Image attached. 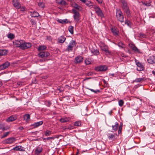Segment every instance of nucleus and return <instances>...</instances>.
I'll list each match as a JSON object with an SVG mask.
<instances>
[{
  "mask_svg": "<svg viewBox=\"0 0 155 155\" xmlns=\"http://www.w3.org/2000/svg\"><path fill=\"white\" fill-rule=\"evenodd\" d=\"M57 3L62 6H65L67 5V2L64 0H56Z\"/></svg>",
  "mask_w": 155,
  "mask_h": 155,
  "instance_id": "nucleus-17",
  "label": "nucleus"
},
{
  "mask_svg": "<svg viewBox=\"0 0 155 155\" xmlns=\"http://www.w3.org/2000/svg\"><path fill=\"white\" fill-rule=\"evenodd\" d=\"M45 59H40V61L41 62H43L45 61Z\"/></svg>",
  "mask_w": 155,
  "mask_h": 155,
  "instance_id": "nucleus-61",
  "label": "nucleus"
},
{
  "mask_svg": "<svg viewBox=\"0 0 155 155\" xmlns=\"http://www.w3.org/2000/svg\"><path fill=\"white\" fill-rule=\"evenodd\" d=\"M21 8V11L24 12L25 10V7H22L20 8Z\"/></svg>",
  "mask_w": 155,
  "mask_h": 155,
  "instance_id": "nucleus-56",
  "label": "nucleus"
},
{
  "mask_svg": "<svg viewBox=\"0 0 155 155\" xmlns=\"http://www.w3.org/2000/svg\"><path fill=\"white\" fill-rule=\"evenodd\" d=\"M51 134V131L49 130H47L46 131L45 135L46 136H50Z\"/></svg>",
  "mask_w": 155,
  "mask_h": 155,
  "instance_id": "nucleus-40",
  "label": "nucleus"
},
{
  "mask_svg": "<svg viewBox=\"0 0 155 155\" xmlns=\"http://www.w3.org/2000/svg\"><path fill=\"white\" fill-rule=\"evenodd\" d=\"M23 41L21 40H16L13 42V44L14 46L20 48Z\"/></svg>",
  "mask_w": 155,
  "mask_h": 155,
  "instance_id": "nucleus-10",
  "label": "nucleus"
},
{
  "mask_svg": "<svg viewBox=\"0 0 155 155\" xmlns=\"http://www.w3.org/2000/svg\"><path fill=\"white\" fill-rule=\"evenodd\" d=\"M51 104V103L50 101H48L47 102L46 104L48 107H49L50 106Z\"/></svg>",
  "mask_w": 155,
  "mask_h": 155,
  "instance_id": "nucleus-55",
  "label": "nucleus"
},
{
  "mask_svg": "<svg viewBox=\"0 0 155 155\" xmlns=\"http://www.w3.org/2000/svg\"><path fill=\"white\" fill-rule=\"evenodd\" d=\"M122 128V127H121V126H119V130H118V134H119L121 133Z\"/></svg>",
  "mask_w": 155,
  "mask_h": 155,
  "instance_id": "nucleus-49",
  "label": "nucleus"
},
{
  "mask_svg": "<svg viewBox=\"0 0 155 155\" xmlns=\"http://www.w3.org/2000/svg\"><path fill=\"white\" fill-rule=\"evenodd\" d=\"M125 24L127 25L128 26L130 27L131 25V23L130 21L126 20L125 21Z\"/></svg>",
  "mask_w": 155,
  "mask_h": 155,
  "instance_id": "nucleus-42",
  "label": "nucleus"
},
{
  "mask_svg": "<svg viewBox=\"0 0 155 155\" xmlns=\"http://www.w3.org/2000/svg\"><path fill=\"white\" fill-rule=\"evenodd\" d=\"M99 3L101 4L102 2V0H96Z\"/></svg>",
  "mask_w": 155,
  "mask_h": 155,
  "instance_id": "nucleus-57",
  "label": "nucleus"
},
{
  "mask_svg": "<svg viewBox=\"0 0 155 155\" xmlns=\"http://www.w3.org/2000/svg\"><path fill=\"white\" fill-rule=\"evenodd\" d=\"M136 64L137 66V70L138 71H143L144 69V65L141 62L139 61H137V60H135Z\"/></svg>",
  "mask_w": 155,
  "mask_h": 155,
  "instance_id": "nucleus-7",
  "label": "nucleus"
},
{
  "mask_svg": "<svg viewBox=\"0 0 155 155\" xmlns=\"http://www.w3.org/2000/svg\"><path fill=\"white\" fill-rule=\"evenodd\" d=\"M9 128V127H5L3 124L0 123V129H2L3 130H7Z\"/></svg>",
  "mask_w": 155,
  "mask_h": 155,
  "instance_id": "nucleus-26",
  "label": "nucleus"
},
{
  "mask_svg": "<svg viewBox=\"0 0 155 155\" xmlns=\"http://www.w3.org/2000/svg\"><path fill=\"white\" fill-rule=\"evenodd\" d=\"M54 139V137H48L46 138H44L43 139L44 140H49L51 139Z\"/></svg>",
  "mask_w": 155,
  "mask_h": 155,
  "instance_id": "nucleus-50",
  "label": "nucleus"
},
{
  "mask_svg": "<svg viewBox=\"0 0 155 155\" xmlns=\"http://www.w3.org/2000/svg\"><path fill=\"white\" fill-rule=\"evenodd\" d=\"M85 3L89 7L91 8H93V7L94 8L93 6V4L92 3H91L90 2H85Z\"/></svg>",
  "mask_w": 155,
  "mask_h": 155,
  "instance_id": "nucleus-35",
  "label": "nucleus"
},
{
  "mask_svg": "<svg viewBox=\"0 0 155 155\" xmlns=\"http://www.w3.org/2000/svg\"><path fill=\"white\" fill-rule=\"evenodd\" d=\"M57 90H58L60 92H62L63 91V90H61V89L60 87L59 88H57Z\"/></svg>",
  "mask_w": 155,
  "mask_h": 155,
  "instance_id": "nucleus-60",
  "label": "nucleus"
},
{
  "mask_svg": "<svg viewBox=\"0 0 155 155\" xmlns=\"http://www.w3.org/2000/svg\"><path fill=\"white\" fill-rule=\"evenodd\" d=\"M9 133L10 132H7L5 133L2 137L1 138H2L6 137L8 135Z\"/></svg>",
  "mask_w": 155,
  "mask_h": 155,
  "instance_id": "nucleus-43",
  "label": "nucleus"
},
{
  "mask_svg": "<svg viewBox=\"0 0 155 155\" xmlns=\"http://www.w3.org/2000/svg\"><path fill=\"white\" fill-rule=\"evenodd\" d=\"M12 4L14 7L17 9H19L21 7V5L18 0H12Z\"/></svg>",
  "mask_w": 155,
  "mask_h": 155,
  "instance_id": "nucleus-8",
  "label": "nucleus"
},
{
  "mask_svg": "<svg viewBox=\"0 0 155 155\" xmlns=\"http://www.w3.org/2000/svg\"><path fill=\"white\" fill-rule=\"evenodd\" d=\"M81 124V122L79 121H76L75 122L74 125L75 126H79Z\"/></svg>",
  "mask_w": 155,
  "mask_h": 155,
  "instance_id": "nucleus-45",
  "label": "nucleus"
},
{
  "mask_svg": "<svg viewBox=\"0 0 155 155\" xmlns=\"http://www.w3.org/2000/svg\"><path fill=\"white\" fill-rule=\"evenodd\" d=\"M16 140L15 138L11 137L5 139L3 142L5 144H11L13 143Z\"/></svg>",
  "mask_w": 155,
  "mask_h": 155,
  "instance_id": "nucleus-6",
  "label": "nucleus"
},
{
  "mask_svg": "<svg viewBox=\"0 0 155 155\" xmlns=\"http://www.w3.org/2000/svg\"><path fill=\"white\" fill-rule=\"evenodd\" d=\"M95 69L97 71H106L107 69V67L105 66H100L97 67Z\"/></svg>",
  "mask_w": 155,
  "mask_h": 155,
  "instance_id": "nucleus-13",
  "label": "nucleus"
},
{
  "mask_svg": "<svg viewBox=\"0 0 155 155\" xmlns=\"http://www.w3.org/2000/svg\"><path fill=\"white\" fill-rule=\"evenodd\" d=\"M65 40L66 38L64 36H61L58 39V42L59 43H63Z\"/></svg>",
  "mask_w": 155,
  "mask_h": 155,
  "instance_id": "nucleus-21",
  "label": "nucleus"
},
{
  "mask_svg": "<svg viewBox=\"0 0 155 155\" xmlns=\"http://www.w3.org/2000/svg\"><path fill=\"white\" fill-rule=\"evenodd\" d=\"M126 9L127 10V11H126L127 13V14L129 13V10L128 9V8H127V9Z\"/></svg>",
  "mask_w": 155,
  "mask_h": 155,
  "instance_id": "nucleus-62",
  "label": "nucleus"
},
{
  "mask_svg": "<svg viewBox=\"0 0 155 155\" xmlns=\"http://www.w3.org/2000/svg\"><path fill=\"white\" fill-rule=\"evenodd\" d=\"M58 22L60 23L63 24L64 23H65V21L63 20H60L58 21Z\"/></svg>",
  "mask_w": 155,
  "mask_h": 155,
  "instance_id": "nucleus-52",
  "label": "nucleus"
},
{
  "mask_svg": "<svg viewBox=\"0 0 155 155\" xmlns=\"http://www.w3.org/2000/svg\"><path fill=\"white\" fill-rule=\"evenodd\" d=\"M112 110H111L109 112V114L110 115H111V114H112Z\"/></svg>",
  "mask_w": 155,
  "mask_h": 155,
  "instance_id": "nucleus-63",
  "label": "nucleus"
},
{
  "mask_svg": "<svg viewBox=\"0 0 155 155\" xmlns=\"http://www.w3.org/2000/svg\"><path fill=\"white\" fill-rule=\"evenodd\" d=\"M17 84L18 85H21L22 84V83L21 82H17Z\"/></svg>",
  "mask_w": 155,
  "mask_h": 155,
  "instance_id": "nucleus-59",
  "label": "nucleus"
},
{
  "mask_svg": "<svg viewBox=\"0 0 155 155\" xmlns=\"http://www.w3.org/2000/svg\"><path fill=\"white\" fill-rule=\"evenodd\" d=\"M118 124L117 122H116L115 124V125H112V129L114 131H116L118 129Z\"/></svg>",
  "mask_w": 155,
  "mask_h": 155,
  "instance_id": "nucleus-28",
  "label": "nucleus"
},
{
  "mask_svg": "<svg viewBox=\"0 0 155 155\" xmlns=\"http://www.w3.org/2000/svg\"><path fill=\"white\" fill-rule=\"evenodd\" d=\"M83 58L81 56H78L75 57L74 61L75 64H77L82 62L83 61Z\"/></svg>",
  "mask_w": 155,
  "mask_h": 155,
  "instance_id": "nucleus-11",
  "label": "nucleus"
},
{
  "mask_svg": "<svg viewBox=\"0 0 155 155\" xmlns=\"http://www.w3.org/2000/svg\"><path fill=\"white\" fill-rule=\"evenodd\" d=\"M24 119L26 121H28L30 120V115L29 114H26L24 116Z\"/></svg>",
  "mask_w": 155,
  "mask_h": 155,
  "instance_id": "nucleus-29",
  "label": "nucleus"
},
{
  "mask_svg": "<svg viewBox=\"0 0 155 155\" xmlns=\"http://www.w3.org/2000/svg\"><path fill=\"white\" fill-rule=\"evenodd\" d=\"M10 63L8 61H6L0 65V69L1 70H4L7 68L10 65Z\"/></svg>",
  "mask_w": 155,
  "mask_h": 155,
  "instance_id": "nucleus-12",
  "label": "nucleus"
},
{
  "mask_svg": "<svg viewBox=\"0 0 155 155\" xmlns=\"http://www.w3.org/2000/svg\"><path fill=\"white\" fill-rule=\"evenodd\" d=\"M85 63L87 65H89L91 64V58H87L85 61Z\"/></svg>",
  "mask_w": 155,
  "mask_h": 155,
  "instance_id": "nucleus-31",
  "label": "nucleus"
},
{
  "mask_svg": "<svg viewBox=\"0 0 155 155\" xmlns=\"http://www.w3.org/2000/svg\"><path fill=\"white\" fill-rule=\"evenodd\" d=\"M37 83V81L36 80V79L35 78L32 81L31 84H35Z\"/></svg>",
  "mask_w": 155,
  "mask_h": 155,
  "instance_id": "nucleus-54",
  "label": "nucleus"
},
{
  "mask_svg": "<svg viewBox=\"0 0 155 155\" xmlns=\"http://www.w3.org/2000/svg\"><path fill=\"white\" fill-rule=\"evenodd\" d=\"M8 51L6 50L0 49V56L5 55L7 54Z\"/></svg>",
  "mask_w": 155,
  "mask_h": 155,
  "instance_id": "nucleus-24",
  "label": "nucleus"
},
{
  "mask_svg": "<svg viewBox=\"0 0 155 155\" xmlns=\"http://www.w3.org/2000/svg\"><path fill=\"white\" fill-rule=\"evenodd\" d=\"M116 16L117 20L121 23L124 22V16L122 13L120 9H117L116 11Z\"/></svg>",
  "mask_w": 155,
  "mask_h": 155,
  "instance_id": "nucleus-2",
  "label": "nucleus"
},
{
  "mask_svg": "<svg viewBox=\"0 0 155 155\" xmlns=\"http://www.w3.org/2000/svg\"><path fill=\"white\" fill-rule=\"evenodd\" d=\"M107 136L109 140H114L115 139V135L113 134H109Z\"/></svg>",
  "mask_w": 155,
  "mask_h": 155,
  "instance_id": "nucleus-27",
  "label": "nucleus"
},
{
  "mask_svg": "<svg viewBox=\"0 0 155 155\" xmlns=\"http://www.w3.org/2000/svg\"><path fill=\"white\" fill-rule=\"evenodd\" d=\"M31 46L32 45L31 43L25 42L23 40L20 49L25 50L31 47Z\"/></svg>",
  "mask_w": 155,
  "mask_h": 155,
  "instance_id": "nucleus-5",
  "label": "nucleus"
},
{
  "mask_svg": "<svg viewBox=\"0 0 155 155\" xmlns=\"http://www.w3.org/2000/svg\"><path fill=\"white\" fill-rule=\"evenodd\" d=\"M70 120V118L69 117H65L62 118L60 120V121L62 123H64L67 122L69 121Z\"/></svg>",
  "mask_w": 155,
  "mask_h": 155,
  "instance_id": "nucleus-22",
  "label": "nucleus"
},
{
  "mask_svg": "<svg viewBox=\"0 0 155 155\" xmlns=\"http://www.w3.org/2000/svg\"><path fill=\"white\" fill-rule=\"evenodd\" d=\"M72 12L74 14L73 17L75 22H78L80 20V14L79 13L74 9H72Z\"/></svg>",
  "mask_w": 155,
  "mask_h": 155,
  "instance_id": "nucleus-3",
  "label": "nucleus"
},
{
  "mask_svg": "<svg viewBox=\"0 0 155 155\" xmlns=\"http://www.w3.org/2000/svg\"><path fill=\"white\" fill-rule=\"evenodd\" d=\"M121 2L123 5V8L124 9H127V3L124 0H122Z\"/></svg>",
  "mask_w": 155,
  "mask_h": 155,
  "instance_id": "nucleus-33",
  "label": "nucleus"
},
{
  "mask_svg": "<svg viewBox=\"0 0 155 155\" xmlns=\"http://www.w3.org/2000/svg\"><path fill=\"white\" fill-rule=\"evenodd\" d=\"M42 150L43 148L41 147H37L35 151V153L36 155H38L42 152Z\"/></svg>",
  "mask_w": 155,
  "mask_h": 155,
  "instance_id": "nucleus-18",
  "label": "nucleus"
},
{
  "mask_svg": "<svg viewBox=\"0 0 155 155\" xmlns=\"http://www.w3.org/2000/svg\"><path fill=\"white\" fill-rule=\"evenodd\" d=\"M140 36L141 37H143V38H144V37H145V35L144 34H140Z\"/></svg>",
  "mask_w": 155,
  "mask_h": 155,
  "instance_id": "nucleus-58",
  "label": "nucleus"
},
{
  "mask_svg": "<svg viewBox=\"0 0 155 155\" xmlns=\"http://www.w3.org/2000/svg\"><path fill=\"white\" fill-rule=\"evenodd\" d=\"M142 3L143 5L147 6H150L151 5L150 3H147L146 2H142Z\"/></svg>",
  "mask_w": 155,
  "mask_h": 155,
  "instance_id": "nucleus-47",
  "label": "nucleus"
},
{
  "mask_svg": "<svg viewBox=\"0 0 155 155\" xmlns=\"http://www.w3.org/2000/svg\"><path fill=\"white\" fill-rule=\"evenodd\" d=\"M88 89L90 90L92 92H94V93H96L97 91H98V92H99V90H97V91H96L95 90L90 88H88Z\"/></svg>",
  "mask_w": 155,
  "mask_h": 155,
  "instance_id": "nucleus-51",
  "label": "nucleus"
},
{
  "mask_svg": "<svg viewBox=\"0 0 155 155\" xmlns=\"http://www.w3.org/2000/svg\"><path fill=\"white\" fill-rule=\"evenodd\" d=\"M135 52H137L138 53L140 52L139 50L135 46L134 48L132 50Z\"/></svg>",
  "mask_w": 155,
  "mask_h": 155,
  "instance_id": "nucleus-48",
  "label": "nucleus"
},
{
  "mask_svg": "<svg viewBox=\"0 0 155 155\" xmlns=\"http://www.w3.org/2000/svg\"><path fill=\"white\" fill-rule=\"evenodd\" d=\"M30 21L32 25H34L36 24L35 21L34 20H31Z\"/></svg>",
  "mask_w": 155,
  "mask_h": 155,
  "instance_id": "nucleus-53",
  "label": "nucleus"
},
{
  "mask_svg": "<svg viewBox=\"0 0 155 155\" xmlns=\"http://www.w3.org/2000/svg\"><path fill=\"white\" fill-rule=\"evenodd\" d=\"M7 37L8 38L10 39L11 40H12L15 38L14 35L12 33H10L8 35Z\"/></svg>",
  "mask_w": 155,
  "mask_h": 155,
  "instance_id": "nucleus-34",
  "label": "nucleus"
},
{
  "mask_svg": "<svg viewBox=\"0 0 155 155\" xmlns=\"http://www.w3.org/2000/svg\"><path fill=\"white\" fill-rule=\"evenodd\" d=\"M50 54L47 51H41L38 54L39 57L44 58L48 56Z\"/></svg>",
  "mask_w": 155,
  "mask_h": 155,
  "instance_id": "nucleus-9",
  "label": "nucleus"
},
{
  "mask_svg": "<svg viewBox=\"0 0 155 155\" xmlns=\"http://www.w3.org/2000/svg\"><path fill=\"white\" fill-rule=\"evenodd\" d=\"M16 119V116L12 115L8 118L6 120V121L7 122H12L15 120Z\"/></svg>",
  "mask_w": 155,
  "mask_h": 155,
  "instance_id": "nucleus-15",
  "label": "nucleus"
},
{
  "mask_svg": "<svg viewBox=\"0 0 155 155\" xmlns=\"http://www.w3.org/2000/svg\"><path fill=\"white\" fill-rule=\"evenodd\" d=\"M23 147L21 146H16L15 147L13 148L12 150L16 151H25V150L23 149Z\"/></svg>",
  "mask_w": 155,
  "mask_h": 155,
  "instance_id": "nucleus-19",
  "label": "nucleus"
},
{
  "mask_svg": "<svg viewBox=\"0 0 155 155\" xmlns=\"http://www.w3.org/2000/svg\"><path fill=\"white\" fill-rule=\"evenodd\" d=\"M111 30L113 34L117 36L119 35V31L115 28H112L111 29Z\"/></svg>",
  "mask_w": 155,
  "mask_h": 155,
  "instance_id": "nucleus-23",
  "label": "nucleus"
},
{
  "mask_svg": "<svg viewBox=\"0 0 155 155\" xmlns=\"http://www.w3.org/2000/svg\"><path fill=\"white\" fill-rule=\"evenodd\" d=\"M47 48V47L45 45L40 46L38 48V50L39 51H43Z\"/></svg>",
  "mask_w": 155,
  "mask_h": 155,
  "instance_id": "nucleus-25",
  "label": "nucleus"
},
{
  "mask_svg": "<svg viewBox=\"0 0 155 155\" xmlns=\"http://www.w3.org/2000/svg\"><path fill=\"white\" fill-rule=\"evenodd\" d=\"M118 103H119V105L120 106H122L124 104V102L122 100H120L118 101Z\"/></svg>",
  "mask_w": 155,
  "mask_h": 155,
  "instance_id": "nucleus-44",
  "label": "nucleus"
},
{
  "mask_svg": "<svg viewBox=\"0 0 155 155\" xmlns=\"http://www.w3.org/2000/svg\"><path fill=\"white\" fill-rule=\"evenodd\" d=\"M102 49L103 51H104L106 53H108V54H110V52L108 51L107 48L106 46H104L102 48Z\"/></svg>",
  "mask_w": 155,
  "mask_h": 155,
  "instance_id": "nucleus-38",
  "label": "nucleus"
},
{
  "mask_svg": "<svg viewBox=\"0 0 155 155\" xmlns=\"http://www.w3.org/2000/svg\"><path fill=\"white\" fill-rule=\"evenodd\" d=\"M144 80V79L143 78H137L134 81H133L134 82H140L141 81H143Z\"/></svg>",
  "mask_w": 155,
  "mask_h": 155,
  "instance_id": "nucleus-39",
  "label": "nucleus"
},
{
  "mask_svg": "<svg viewBox=\"0 0 155 155\" xmlns=\"http://www.w3.org/2000/svg\"><path fill=\"white\" fill-rule=\"evenodd\" d=\"M152 74L154 75H155V71H152Z\"/></svg>",
  "mask_w": 155,
  "mask_h": 155,
  "instance_id": "nucleus-64",
  "label": "nucleus"
},
{
  "mask_svg": "<svg viewBox=\"0 0 155 155\" xmlns=\"http://www.w3.org/2000/svg\"><path fill=\"white\" fill-rule=\"evenodd\" d=\"M74 27L72 26H70L68 28V31L70 32L72 34H73L74 33L73 31Z\"/></svg>",
  "mask_w": 155,
  "mask_h": 155,
  "instance_id": "nucleus-37",
  "label": "nucleus"
},
{
  "mask_svg": "<svg viewBox=\"0 0 155 155\" xmlns=\"http://www.w3.org/2000/svg\"><path fill=\"white\" fill-rule=\"evenodd\" d=\"M148 62L150 64H152L155 62V57L151 56L147 59Z\"/></svg>",
  "mask_w": 155,
  "mask_h": 155,
  "instance_id": "nucleus-20",
  "label": "nucleus"
},
{
  "mask_svg": "<svg viewBox=\"0 0 155 155\" xmlns=\"http://www.w3.org/2000/svg\"><path fill=\"white\" fill-rule=\"evenodd\" d=\"M76 44L77 42L75 41L71 40L69 44L68 45L67 48L64 49V51L68 52L72 51L73 48L76 46Z\"/></svg>",
  "mask_w": 155,
  "mask_h": 155,
  "instance_id": "nucleus-1",
  "label": "nucleus"
},
{
  "mask_svg": "<svg viewBox=\"0 0 155 155\" xmlns=\"http://www.w3.org/2000/svg\"><path fill=\"white\" fill-rule=\"evenodd\" d=\"M31 15L33 17H37L39 15L38 13L36 12H34L33 13H31Z\"/></svg>",
  "mask_w": 155,
  "mask_h": 155,
  "instance_id": "nucleus-30",
  "label": "nucleus"
},
{
  "mask_svg": "<svg viewBox=\"0 0 155 155\" xmlns=\"http://www.w3.org/2000/svg\"><path fill=\"white\" fill-rule=\"evenodd\" d=\"M94 8L98 16L100 17L101 18H103L104 17V14L102 10L99 6H94Z\"/></svg>",
  "mask_w": 155,
  "mask_h": 155,
  "instance_id": "nucleus-4",
  "label": "nucleus"
},
{
  "mask_svg": "<svg viewBox=\"0 0 155 155\" xmlns=\"http://www.w3.org/2000/svg\"><path fill=\"white\" fill-rule=\"evenodd\" d=\"M118 46L122 48H125V45L123 43L121 42H119L118 43Z\"/></svg>",
  "mask_w": 155,
  "mask_h": 155,
  "instance_id": "nucleus-32",
  "label": "nucleus"
},
{
  "mask_svg": "<svg viewBox=\"0 0 155 155\" xmlns=\"http://www.w3.org/2000/svg\"><path fill=\"white\" fill-rule=\"evenodd\" d=\"M70 4L72 7H73L77 10H81V7L75 2H71V3Z\"/></svg>",
  "mask_w": 155,
  "mask_h": 155,
  "instance_id": "nucleus-14",
  "label": "nucleus"
},
{
  "mask_svg": "<svg viewBox=\"0 0 155 155\" xmlns=\"http://www.w3.org/2000/svg\"><path fill=\"white\" fill-rule=\"evenodd\" d=\"M38 6L41 8H44L45 7V4L43 2H40L38 4Z\"/></svg>",
  "mask_w": 155,
  "mask_h": 155,
  "instance_id": "nucleus-41",
  "label": "nucleus"
},
{
  "mask_svg": "<svg viewBox=\"0 0 155 155\" xmlns=\"http://www.w3.org/2000/svg\"><path fill=\"white\" fill-rule=\"evenodd\" d=\"M129 46L132 50H133V49L136 46L132 44H129Z\"/></svg>",
  "mask_w": 155,
  "mask_h": 155,
  "instance_id": "nucleus-46",
  "label": "nucleus"
},
{
  "mask_svg": "<svg viewBox=\"0 0 155 155\" xmlns=\"http://www.w3.org/2000/svg\"><path fill=\"white\" fill-rule=\"evenodd\" d=\"M91 52L93 53L94 55H98L99 54V51L97 50H91Z\"/></svg>",
  "mask_w": 155,
  "mask_h": 155,
  "instance_id": "nucleus-36",
  "label": "nucleus"
},
{
  "mask_svg": "<svg viewBox=\"0 0 155 155\" xmlns=\"http://www.w3.org/2000/svg\"><path fill=\"white\" fill-rule=\"evenodd\" d=\"M43 124V121H40L31 124V126H33L34 128H35L39 127L40 125H42Z\"/></svg>",
  "mask_w": 155,
  "mask_h": 155,
  "instance_id": "nucleus-16",
  "label": "nucleus"
}]
</instances>
